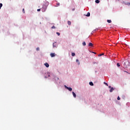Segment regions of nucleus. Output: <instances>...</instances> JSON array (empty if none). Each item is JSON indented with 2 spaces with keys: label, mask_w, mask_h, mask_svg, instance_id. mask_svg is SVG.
I'll use <instances>...</instances> for the list:
<instances>
[{
  "label": "nucleus",
  "mask_w": 130,
  "mask_h": 130,
  "mask_svg": "<svg viewBox=\"0 0 130 130\" xmlns=\"http://www.w3.org/2000/svg\"><path fill=\"white\" fill-rule=\"evenodd\" d=\"M47 9V6L46 5H43V7L42 8V11L43 12H45V11H46V9Z\"/></svg>",
  "instance_id": "nucleus-1"
},
{
  "label": "nucleus",
  "mask_w": 130,
  "mask_h": 130,
  "mask_svg": "<svg viewBox=\"0 0 130 130\" xmlns=\"http://www.w3.org/2000/svg\"><path fill=\"white\" fill-rule=\"evenodd\" d=\"M64 87H65V88H66V89H67L68 90H69V91H70V92L72 91V90H73V89H72L71 87H69L67 86L66 85H64Z\"/></svg>",
  "instance_id": "nucleus-2"
},
{
  "label": "nucleus",
  "mask_w": 130,
  "mask_h": 130,
  "mask_svg": "<svg viewBox=\"0 0 130 130\" xmlns=\"http://www.w3.org/2000/svg\"><path fill=\"white\" fill-rule=\"evenodd\" d=\"M50 56H51V57H54V56H55V53H51Z\"/></svg>",
  "instance_id": "nucleus-3"
},
{
  "label": "nucleus",
  "mask_w": 130,
  "mask_h": 130,
  "mask_svg": "<svg viewBox=\"0 0 130 130\" xmlns=\"http://www.w3.org/2000/svg\"><path fill=\"white\" fill-rule=\"evenodd\" d=\"M44 64L46 68H49V64L47 62L45 63Z\"/></svg>",
  "instance_id": "nucleus-4"
},
{
  "label": "nucleus",
  "mask_w": 130,
  "mask_h": 130,
  "mask_svg": "<svg viewBox=\"0 0 130 130\" xmlns=\"http://www.w3.org/2000/svg\"><path fill=\"white\" fill-rule=\"evenodd\" d=\"M72 94H73L74 98H76V97H77V95H76V93L74 91L72 92Z\"/></svg>",
  "instance_id": "nucleus-5"
},
{
  "label": "nucleus",
  "mask_w": 130,
  "mask_h": 130,
  "mask_svg": "<svg viewBox=\"0 0 130 130\" xmlns=\"http://www.w3.org/2000/svg\"><path fill=\"white\" fill-rule=\"evenodd\" d=\"M68 24L69 26H71V25H72V22H71V21H68Z\"/></svg>",
  "instance_id": "nucleus-6"
},
{
  "label": "nucleus",
  "mask_w": 130,
  "mask_h": 130,
  "mask_svg": "<svg viewBox=\"0 0 130 130\" xmlns=\"http://www.w3.org/2000/svg\"><path fill=\"white\" fill-rule=\"evenodd\" d=\"M53 47H56V43H53Z\"/></svg>",
  "instance_id": "nucleus-7"
},
{
  "label": "nucleus",
  "mask_w": 130,
  "mask_h": 130,
  "mask_svg": "<svg viewBox=\"0 0 130 130\" xmlns=\"http://www.w3.org/2000/svg\"><path fill=\"white\" fill-rule=\"evenodd\" d=\"M114 90V88H113V87H111V89L110 90V92H113Z\"/></svg>",
  "instance_id": "nucleus-8"
},
{
  "label": "nucleus",
  "mask_w": 130,
  "mask_h": 130,
  "mask_svg": "<svg viewBox=\"0 0 130 130\" xmlns=\"http://www.w3.org/2000/svg\"><path fill=\"white\" fill-rule=\"evenodd\" d=\"M89 85L90 86H94V84L92 82H89Z\"/></svg>",
  "instance_id": "nucleus-9"
},
{
  "label": "nucleus",
  "mask_w": 130,
  "mask_h": 130,
  "mask_svg": "<svg viewBox=\"0 0 130 130\" xmlns=\"http://www.w3.org/2000/svg\"><path fill=\"white\" fill-rule=\"evenodd\" d=\"M86 16V17H90V12H88Z\"/></svg>",
  "instance_id": "nucleus-10"
},
{
  "label": "nucleus",
  "mask_w": 130,
  "mask_h": 130,
  "mask_svg": "<svg viewBox=\"0 0 130 130\" xmlns=\"http://www.w3.org/2000/svg\"><path fill=\"white\" fill-rule=\"evenodd\" d=\"M88 46H93V44L92 43H89L88 44Z\"/></svg>",
  "instance_id": "nucleus-11"
},
{
  "label": "nucleus",
  "mask_w": 130,
  "mask_h": 130,
  "mask_svg": "<svg viewBox=\"0 0 130 130\" xmlns=\"http://www.w3.org/2000/svg\"><path fill=\"white\" fill-rule=\"evenodd\" d=\"M82 45H83V46H86V42H83L82 43Z\"/></svg>",
  "instance_id": "nucleus-12"
},
{
  "label": "nucleus",
  "mask_w": 130,
  "mask_h": 130,
  "mask_svg": "<svg viewBox=\"0 0 130 130\" xmlns=\"http://www.w3.org/2000/svg\"><path fill=\"white\" fill-rule=\"evenodd\" d=\"M76 62L78 63V64H80V61H79V59H76Z\"/></svg>",
  "instance_id": "nucleus-13"
},
{
  "label": "nucleus",
  "mask_w": 130,
  "mask_h": 130,
  "mask_svg": "<svg viewBox=\"0 0 130 130\" xmlns=\"http://www.w3.org/2000/svg\"><path fill=\"white\" fill-rule=\"evenodd\" d=\"M95 3H96V4H99V3H100V1L99 0H96V1H95Z\"/></svg>",
  "instance_id": "nucleus-14"
},
{
  "label": "nucleus",
  "mask_w": 130,
  "mask_h": 130,
  "mask_svg": "<svg viewBox=\"0 0 130 130\" xmlns=\"http://www.w3.org/2000/svg\"><path fill=\"white\" fill-rule=\"evenodd\" d=\"M75 55H76V54L75 53H72V56H75Z\"/></svg>",
  "instance_id": "nucleus-15"
},
{
  "label": "nucleus",
  "mask_w": 130,
  "mask_h": 130,
  "mask_svg": "<svg viewBox=\"0 0 130 130\" xmlns=\"http://www.w3.org/2000/svg\"><path fill=\"white\" fill-rule=\"evenodd\" d=\"M2 7H3V4L0 3V9H2Z\"/></svg>",
  "instance_id": "nucleus-16"
},
{
  "label": "nucleus",
  "mask_w": 130,
  "mask_h": 130,
  "mask_svg": "<svg viewBox=\"0 0 130 130\" xmlns=\"http://www.w3.org/2000/svg\"><path fill=\"white\" fill-rule=\"evenodd\" d=\"M107 22L108 23H111V20H108Z\"/></svg>",
  "instance_id": "nucleus-17"
},
{
  "label": "nucleus",
  "mask_w": 130,
  "mask_h": 130,
  "mask_svg": "<svg viewBox=\"0 0 130 130\" xmlns=\"http://www.w3.org/2000/svg\"><path fill=\"white\" fill-rule=\"evenodd\" d=\"M117 66L118 67H120V64H119V63H117Z\"/></svg>",
  "instance_id": "nucleus-18"
},
{
  "label": "nucleus",
  "mask_w": 130,
  "mask_h": 130,
  "mask_svg": "<svg viewBox=\"0 0 130 130\" xmlns=\"http://www.w3.org/2000/svg\"><path fill=\"white\" fill-rule=\"evenodd\" d=\"M55 80L56 81H57L58 80V77H55Z\"/></svg>",
  "instance_id": "nucleus-19"
},
{
  "label": "nucleus",
  "mask_w": 130,
  "mask_h": 130,
  "mask_svg": "<svg viewBox=\"0 0 130 130\" xmlns=\"http://www.w3.org/2000/svg\"><path fill=\"white\" fill-rule=\"evenodd\" d=\"M52 29H55V26L53 25L52 27H51Z\"/></svg>",
  "instance_id": "nucleus-20"
},
{
  "label": "nucleus",
  "mask_w": 130,
  "mask_h": 130,
  "mask_svg": "<svg viewBox=\"0 0 130 130\" xmlns=\"http://www.w3.org/2000/svg\"><path fill=\"white\" fill-rule=\"evenodd\" d=\"M36 49H37V51H39V50H40V49L39 48V47L37 48Z\"/></svg>",
  "instance_id": "nucleus-21"
},
{
  "label": "nucleus",
  "mask_w": 130,
  "mask_h": 130,
  "mask_svg": "<svg viewBox=\"0 0 130 130\" xmlns=\"http://www.w3.org/2000/svg\"><path fill=\"white\" fill-rule=\"evenodd\" d=\"M22 12H23V14H25V9H22Z\"/></svg>",
  "instance_id": "nucleus-22"
},
{
  "label": "nucleus",
  "mask_w": 130,
  "mask_h": 130,
  "mask_svg": "<svg viewBox=\"0 0 130 130\" xmlns=\"http://www.w3.org/2000/svg\"><path fill=\"white\" fill-rule=\"evenodd\" d=\"M57 35H58V36H59L60 35V34L59 32H56Z\"/></svg>",
  "instance_id": "nucleus-23"
},
{
  "label": "nucleus",
  "mask_w": 130,
  "mask_h": 130,
  "mask_svg": "<svg viewBox=\"0 0 130 130\" xmlns=\"http://www.w3.org/2000/svg\"><path fill=\"white\" fill-rule=\"evenodd\" d=\"M104 54H100L98 56H102V55H103Z\"/></svg>",
  "instance_id": "nucleus-24"
},
{
  "label": "nucleus",
  "mask_w": 130,
  "mask_h": 130,
  "mask_svg": "<svg viewBox=\"0 0 130 130\" xmlns=\"http://www.w3.org/2000/svg\"><path fill=\"white\" fill-rule=\"evenodd\" d=\"M41 11V9H39L37 10L38 12H40Z\"/></svg>",
  "instance_id": "nucleus-25"
},
{
  "label": "nucleus",
  "mask_w": 130,
  "mask_h": 130,
  "mask_svg": "<svg viewBox=\"0 0 130 130\" xmlns=\"http://www.w3.org/2000/svg\"><path fill=\"white\" fill-rule=\"evenodd\" d=\"M104 84H105V85H106V86H108V84L106 83V82H104Z\"/></svg>",
  "instance_id": "nucleus-26"
},
{
  "label": "nucleus",
  "mask_w": 130,
  "mask_h": 130,
  "mask_svg": "<svg viewBox=\"0 0 130 130\" xmlns=\"http://www.w3.org/2000/svg\"><path fill=\"white\" fill-rule=\"evenodd\" d=\"M120 99V98L119 96H118L117 100H119Z\"/></svg>",
  "instance_id": "nucleus-27"
},
{
  "label": "nucleus",
  "mask_w": 130,
  "mask_h": 130,
  "mask_svg": "<svg viewBox=\"0 0 130 130\" xmlns=\"http://www.w3.org/2000/svg\"><path fill=\"white\" fill-rule=\"evenodd\" d=\"M124 73H127V74H129V73L127 72V71H124Z\"/></svg>",
  "instance_id": "nucleus-28"
},
{
  "label": "nucleus",
  "mask_w": 130,
  "mask_h": 130,
  "mask_svg": "<svg viewBox=\"0 0 130 130\" xmlns=\"http://www.w3.org/2000/svg\"><path fill=\"white\" fill-rule=\"evenodd\" d=\"M59 6V3L57 4V7H58Z\"/></svg>",
  "instance_id": "nucleus-29"
},
{
  "label": "nucleus",
  "mask_w": 130,
  "mask_h": 130,
  "mask_svg": "<svg viewBox=\"0 0 130 130\" xmlns=\"http://www.w3.org/2000/svg\"><path fill=\"white\" fill-rule=\"evenodd\" d=\"M92 53H94V54H96V53H95V52H92Z\"/></svg>",
  "instance_id": "nucleus-30"
},
{
  "label": "nucleus",
  "mask_w": 130,
  "mask_h": 130,
  "mask_svg": "<svg viewBox=\"0 0 130 130\" xmlns=\"http://www.w3.org/2000/svg\"><path fill=\"white\" fill-rule=\"evenodd\" d=\"M127 5H129L130 6V3H128V4H127Z\"/></svg>",
  "instance_id": "nucleus-31"
},
{
  "label": "nucleus",
  "mask_w": 130,
  "mask_h": 130,
  "mask_svg": "<svg viewBox=\"0 0 130 130\" xmlns=\"http://www.w3.org/2000/svg\"><path fill=\"white\" fill-rule=\"evenodd\" d=\"M109 88H111V86H109Z\"/></svg>",
  "instance_id": "nucleus-32"
},
{
  "label": "nucleus",
  "mask_w": 130,
  "mask_h": 130,
  "mask_svg": "<svg viewBox=\"0 0 130 130\" xmlns=\"http://www.w3.org/2000/svg\"><path fill=\"white\" fill-rule=\"evenodd\" d=\"M73 11H75V9H73Z\"/></svg>",
  "instance_id": "nucleus-33"
},
{
  "label": "nucleus",
  "mask_w": 130,
  "mask_h": 130,
  "mask_svg": "<svg viewBox=\"0 0 130 130\" xmlns=\"http://www.w3.org/2000/svg\"><path fill=\"white\" fill-rule=\"evenodd\" d=\"M48 77H50V75H48Z\"/></svg>",
  "instance_id": "nucleus-34"
}]
</instances>
